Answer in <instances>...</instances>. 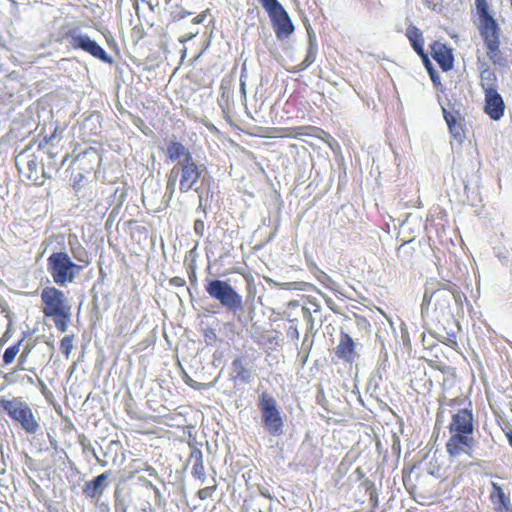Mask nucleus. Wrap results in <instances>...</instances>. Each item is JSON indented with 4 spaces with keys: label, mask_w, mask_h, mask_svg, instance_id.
<instances>
[{
    "label": "nucleus",
    "mask_w": 512,
    "mask_h": 512,
    "mask_svg": "<svg viewBox=\"0 0 512 512\" xmlns=\"http://www.w3.org/2000/svg\"><path fill=\"white\" fill-rule=\"evenodd\" d=\"M450 291H452L453 298L452 300L455 302L456 306L459 309L463 308L464 301L467 300L466 295L460 291V289L455 285L449 283Z\"/></svg>",
    "instance_id": "obj_29"
},
{
    "label": "nucleus",
    "mask_w": 512,
    "mask_h": 512,
    "mask_svg": "<svg viewBox=\"0 0 512 512\" xmlns=\"http://www.w3.org/2000/svg\"><path fill=\"white\" fill-rule=\"evenodd\" d=\"M449 131L453 138L459 142H462V140L465 138V133L461 120L456 124L450 125Z\"/></svg>",
    "instance_id": "obj_32"
},
{
    "label": "nucleus",
    "mask_w": 512,
    "mask_h": 512,
    "mask_svg": "<svg viewBox=\"0 0 512 512\" xmlns=\"http://www.w3.org/2000/svg\"><path fill=\"white\" fill-rule=\"evenodd\" d=\"M204 230H205L204 221L201 219L195 220V222H194L195 234L198 235L199 237H202L204 235Z\"/></svg>",
    "instance_id": "obj_40"
},
{
    "label": "nucleus",
    "mask_w": 512,
    "mask_h": 512,
    "mask_svg": "<svg viewBox=\"0 0 512 512\" xmlns=\"http://www.w3.org/2000/svg\"><path fill=\"white\" fill-rule=\"evenodd\" d=\"M485 95L484 112L495 121L504 116L505 103L502 96L496 92H489Z\"/></svg>",
    "instance_id": "obj_12"
},
{
    "label": "nucleus",
    "mask_w": 512,
    "mask_h": 512,
    "mask_svg": "<svg viewBox=\"0 0 512 512\" xmlns=\"http://www.w3.org/2000/svg\"><path fill=\"white\" fill-rule=\"evenodd\" d=\"M406 36L410 41L414 51L429 63L427 54L424 51V38L422 32L414 25L408 26L406 29Z\"/></svg>",
    "instance_id": "obj_19"
},
{
    "label": "nucleus",
    "mask_w": 512,
    "mask_h": 512,
    "mask_svg": "<svg viewBox=\"0 0 512 512\" xmlns=\"http://www.w3.org/2000/svg\"><path fill=\"white\" fill-rule=\"evenodd\" d=\"M47 270L55 284L66 286L72 283L83 270V265L72 261L66 252H53L47 258Z\"/></svg>",
    "instance_id": "obj_1"
},
{
    "label": "nucleus",
    "mask_w": 512,
    "mask_h": 512,
    "mask_svg": "<svg viewBox=\"0 0 512 512\" xmlns=\"http://www.w3.org/2000/svg\"><path fill=\"white\" fill-rule=\"evenodd\" d=\"M216 489V486H208V487H205L203 489H200L198 491V497L201 499V500H205L209 497L212 496L214 490Z\"/></svg>",
    "instance_id": "obj_38"
},
{
    "label": "nucleus",
    "mask_w": 512,
    "mask_h": 512,
    "mask_svg": "<svg viewBox=\"0 0 512 512\" xmlns=\"http://www.w3.org/2000/svg\"><path fill=\"white\" fill-rule=\"evenodd\" d=\"M392 452L399 457L401 453V445H400V438L396 433L392 434V446H391Z\"/></svg>",
    "instance_id": "obj_37"
},
{
    "label": "nucleus",
    "mask_w": 512,
    "mask_h": 512,
    "mask_svg": "<svg viewBox=\"0 0 512 512\" xmlns=\"http://www.w3.org/2000/svg\"><path fill=\"white\" fill-rule=\"evenodd\" d=\"M41 301L43 314L46 317H67L68 311H72V306L65 293L56 287H45L41 292Z\"/></svg>",
    "instance_id": "obj_7"
},
{
    "label": "nucleus",
    "mask_w": 512,
    "mask_h": 512,
    "mask_svg": "<svg viewBox=\"0 0 512 512\" xmlns=\"http://www.w3.org/2000/svg\"><path fill=\"white\" fill-rule=\"evenodd\" d=\"M498 512H505V507L502 505H498ZM509 512H511V509L509 508Z\"/></svg>",
    "instance_id": "obj_59"
},
{
    "label": "nucleus",
    "mask_w": 512,
    "mask_h": 512,
    "mask_svg": "<svg viewBox=\"0 0 512 512\" xmlns=\"http://www.w3.org/2000/svg\"><path fill=\"white\" fill-rule=\"evenodd\" d=\"M146 471L149 473L150 476H153V477H156L157 476V471L155 468L149 466L146 468Z\"/></svg>",
    "instance_id": "obj_52"
},
{
    "label": "nucleus",
    "mask_w": 512,
    "mask_h": 512,
    "mask_svg": "<svg viewBox=\"0 0 512 512\" xmlns=\"http://www.w3.org/2000/svg\"><path fill=\"white\" fill-rule=\"evenodd\" d=\"M474 445L472 436L462 434H451L446 443V450L451 457H458L461 454H469Z\"/></svg>",
    "instance_id": "obj_10"
},
{
    "label": "nucleus",
    "mask_w": 512,
    "mask_h": 512,
    "mask_svg": "<svg viewBox=\"0 0 512 512\" xmlns=\"http://www.w3.org/2000/svg\"><path fill=\"white\" fill-rule=\"evenodd\" d=\"M480 84L484 91V94H487L489 92H496L498 85L497 76L495 72L488 67L483 69L480 74Z\"/></svg>",
    "instance_id": "obj_22"
},
{
    "label": "nucleus",
    "mask_w": 512,
    "mask_h": 512,
    "mask_svg": "<svg viewBox=\"0 0 512 512\" xmlns=\"http://www.w3.org/2000/svg\"><path fill=\"white\" fill-rule=\"evenodd\" d=\"M262 495H264V496L268 497L269 499H271L270 494H267V492H262Z\"/></svg>",
    "instance_id": "obj_63"
},
{
    "label": "nucleus",
    "mask_w": 512,
    "mask_h": 512,
    "mask_svg": "<svg viewBox=\"0 0 512 512\" xmlns=\"http://www.w3.org/2000/svg\"><path fill=\"white\" fill-rule=\"evenodd\" d=\"M240 90H241L242 95L245 97L246 89H245V83L243 81H241V83H240Z\"/></svg>",
    "instance_id": "obj_56"
},
{
    "label": "nucleus",
    "mask_w": 512,
    "mask_h": 512,
    "mask_svg": "<svg viewBox=\"0 0 512 512\" xmlns=\"http://www.w3.org/2000/svg\"><path fill=\"white\" fill-rule=\"evenodd\" d=\"M167 156L171 161H177V163H186L194 159L190 151L178 141L169 142Z\"/></svg>",
    "instance_id": "obj_18"
},
{
    "label": "nucleus",
    "mask_w": 512,
    "mask_h": 512,
    "mask_svg": "<svg viewBox=\"0 0 512 512\" xmlns=\"http://www.w3.org/2000/svg\"><path fill=\"white\" fill-rule=\"evenodd\" d=\"M8 338L9 334L8 331H6L0 339V347L8 340Z\"/></svg>",
    "instance_id": "obj_54"
},
{
    "label": "nucleus",
    "mask_w": 512,
    "mask_h": 512,
    "mask_svg": "<svg viewBox=\"0 0 512 512\" xmlns=\"http://www.w3.org/2000/svg\"><path fill=\"white\" fill-rule=\"evenodd\" d=\"M185 55H186V48H184V50H183V55H182V57H184Z\"/></svg>",
    "instance_id": "obj_64"
},
{
    "label": "nucleus",
    "mask_w": 512,
    "mask_h": 512,
    "mask_svg": "<svg viewBox=\"0 0 512 512\" xmlns=\"http://www.w3.org/2000/svg\"><path fill=\"white\" fill-rule=\"evenodd\" d=\"M376 337L379 340V342L381 343L382 351L386 350L385 344H384L383 339H382V334H381L380 331L376 334ZM384 356L387 357V351L384 352Z\"/></svg>",
    "instance_id": "obj_49"
},
{
    "label": "nucleus",
    "mask_w": 512,
    "mask_h": 512,
    "mask_svg": "<svg viewBox=\"0 0 512 512\" xmlns=\"http://www.w3.org/2000/svg\"><path fill=\"white\" fill-rule=\"evenodd\" d=\"M179 177V190L181 193H187L194 190L199 196L198 209L202 208V190L197 186L202 173L206 170L204 165H198L194 159L186 163H176L171 169Z\"/></svg>",
    "instance_id": "obj_4"
},
{
    "label": "nucleus",
    "mask_w": 512,
    "mask_h": 512,
    "mask_svg": "<svg viewBox=\"0 0 512 512\" xmlns=\"http://www.w3.org/2000/svg\"><path fill=\"white\" fill-rule=\"evenodd\" d=\"M287 336L291 338L292 340H298L299 339V331L296 325H291L287 330Z\"/></svg>",
    "instance_id": "obj_43"
},
{
    "label": "nucleus",
    "mask_w": 512,
    "mask_h": 512,
    "mask_svg": "<svg viewBox=\"0 0 512 512\" xmlns=\"http://www.w3.org/2000/svg\"><path fill=\"white\" fill-rule=\"evenodd\" d=\"M258 407L266 431L272 436L283 434V419L273 395L268 392H262L258 397Z\"/></svg>",
    "instance_id": "obj_5"
},
{
    "label": "nucleus",
    "mask_w": 512,
    "mask_h": 512,
    "mask_svg": "<svg viewBox=\"0 0 512 512\" xmlns=\"http://www.w3.org/2000/svg\"><path fill=\"white\" fill-rule=\"evenodd\" d=\"M4 411L28 434H35L40 428L29 404L21 397H13L10 400L0 398V411Z\"/></svg>",
    "instance_id": "obj_2"
},
{
    "label": "nucleus",
    "mask_w": 512,
    "mask_h": 512,
    "mask_svg": "<svg viewBox=\"0 0 512 512\" xmlns=\"http://www.w3.org/2000/svg\"><path fill=\"white\" fill-rule=\"evenodd\" d=\"M432 56L439 66L444 70L448 71L453 67V55L450 49L444 44L434 43L432 45Z\"/></svg>",
    "instance_id": "obj_15"
},
{
    "label": "nucleus",
    "mask_w": 512,
    "mask_h": 512,
    "mask_svg": "<svg viewBox=\"0 0 512 512\" xmlns=\"http://www.w3.org/2000/svg\"><path fill=\"white\" fill-rule=\"evenodd\" d=\"M480 35L484 40L485 45L496 43L500 41V27L493 17L484 18L479 20Z\"/></svg>",
    "instance_id": "obj_14"
},
{
    "label": "nucleus",
    "mask_w": 512,
    "mask_h": 512,
    "mask_svg": "<svg viewBox=\"0 0 512 512\" xmlns=\"http://www.w3.org/2000/svg\"><path fill=\"white\" fill-rule=\"evenodd\" d=\"M302 313L305 320H307L308 323H310L311 327L313 326V318L311 314V310L308 307L303 306L302 307Z\"/></svg>",
    "instance_id": "obj_45"
},
{
    "label": "nucleus",
    "mask_w": 512,
    "mask_h": 512,
    "mask_svg": "<svg viewBox=\"0 0 512 512\" xmlns=\"http://www.w3.org/2000/svg\"><path fill=\"white\" fill-rule=\"evenodd\" d=\"M21 343H22V340H20L17 344L8 347L5 350L4 355H3V364H2L3 366L9 365L15 360L17 354L20 351Z\"/></svg>",
    "instance_id": "obj_28"
},
{
    "label": "nucleus",
    "mask_w": 512,
    "mask_h": 512,
    "mask_svg": "<svg viewBox=\"0 0 512 512\" xmlns=\"http://www.w3.org/2000/svg\"><path fill=\"white\" fill-rule=\"evenodd\" d=\"M205 337L206 342L211 343V341H213L216 338V334L213 331H209L208 333L205 334Z\"/></svg>",
    "instance_id": "obj_50"
},
{
    "label": "nucleus",
    "mask_w": 512,
    "mask_h": 512,
    "mask_svg": "<svg viewBox=\"0 0 512 512\" xmlns=\"http://www.w3.org/2000/svg\"><path fill=\"white\" fill-rule=\"evenodd\" d=\"M434 292H435V283H433V282L427 283L425 292L423 295L422 304H421L422 314L428 310L429 305L431 304L432 300L435 301Z\"/></svg>",
    "instance_id": "obj_26"
},
{
    "label": "nucleus",
    "mask_w": 512,
    "mask_h": 512,
    "mask_svg": "<svg viewBox=\"0 0 512 512\" xmlns=\"http://www.w3.org/2000/svg\"><path fill=\"white\" fill-rule=\"evenodd\" d=\"M68 245L73 258L79 262L78 265H83V268L89 264V255L86 249L79 243L76 236H69Z\"/></svg>",
    "instance_id": "obj_21"
},
{
    "label": "nucleus",
    "mask_w": 512,
    "mask_h": 512,
    "mask_svg": "<svg viewBox=\"0 0 512 512\" xmlns=\"http://www.w3.org/2000/svg\"><path fill=\"white\" fill-rule=\"evenodd\" d=\"M29 351H30V350H24V351L21 353V355H20V357H19V359H18L17 367L14 369V371L24 370V366H23V364H24V362H25V360H26V358H27V356H28Z\"/></svg>",
    "instance_id": "obj_44"
},
{
    "label": "nucleus",
    "mask_w": 512,
    "mask_h": 512,
    "mask_svg": "<svg viewBox=\"0 0 512 512\" xmlns=\"http://www.w3.org/2000/svg\"><path fill=\"white\" fill-rule=\"evenodd\" d=\"M508 442L512 446V433L507 434Z\"/></svg>",
    "instance_id": "obj_60"
},
{
    "label": "nucleus",
    "mask_w": 512,
    "mask_h": 512,
    "mask_svg": "<svg viewBox=\"0 0 512 512\" xmlns=\"http://www.w3.org/2000/svg\"><path fill=\"white\" fill-rule=\"evenodd\" d=\"M263 7L266 8L268 7L269 5H271L272 3L276 2L277 0H260Z\"/></svg>",
    "instance_id": "obj_55"
},
{
    "label": "nucleus",
    "mask_w": 512,
    "mask_h": 512,
    "mask_svg": "<svg viewBox=\"0 0 512 512\" xmlns=\"http://www.w3.org/2000/svg\"><path fill=\"white\" fill-rule=\"evenodd\" d=\"M65 40L72 49L82 50L104 63H113V58L94 39L79 28L68 30L65 34Z\"/></svg>",
    "instance_id": "obj_6"
},
{
    "label": "nucleus",
    "mask_w": 512,
    "mask_h": 512,
    "mask_svg": "<svg viewBox=\"0 0 512 512\" xmlns=\"http://www.w3.org/2000/svg\"><path fill=\"white\" fill-rule=\"evenodd\" d=\"M493 488L494 491L491 494V499L493 503L497 505H502L503 507H505V512H509L510 501L506 497L504 491L495 483H493Z\"/></svg>",
    "instance_id": "obj_25"
},
{
    "label": "nucleus",
    "mask_w": 512,
    "mask_h": 512,
    "mask_svg": "<svg viewBox=\"0 0 512 512\" xmlns=\"http://www.w3.org/2000/svg\"><path fill=\"white\" fill-rule=\"evenodd\" d=\"M265 10L270 17L276 37L279 40L288 38L294 31V25L283 6L276 1Z\"/></svg>",
    "instance_id": "obj_8"
},
{
    "label": "nucleus",
    "mask_w": 512,
    "mask_h": 512,
    "mask_svg": "<svg viewBox=\"0 0 512 512\" xmlns=\"http://www.w3.org/2000/svg\"><path fill=\"white\" fill-rule=\"evenodd\" d=\"M185 382L190 385V386H193L192 383L194 382L187 374H186V380Z\"/></svg>",
    "instance_id": "obj_58"
},
{
    "label": "nucleus",
    "mask_w": 512,
    "mask_h": 512,
    "mask_svg": "<svg viewBox=\"0 0 512 512\" xmlns=\"http://www.w3.org/2000/svg\"><path fill=\"white\" fill-rule=\"evenodd\" d=\"M335 355L348 363H353L358 358V353L355 350V343L349 334L341 332L339 344L336 346Z\"/></svg>",
    "instance_id": "obj_13"
},
{
    "label": "nucleus",
    "mask_w": 512,
    "mask_h": 512,
    "mask_svg": "<svg viewBox=\"0 0 512 512\" xmlns=\"http://www.w3.org/2000/svg\"><path fill=\"white\" fill-rule=\"evenodd\" d=\"M204 19H205V14H200V15L194 17L192 22L194 24H200V23H202L204 21Z\"/></svg>",
    "instance_id": "obj_51"
},
{
    "label": "nucleus",
    "mask_w": 512,
    "mask_h": 512,
    "mask_svg": "<svg viewBox=\"0 0 512 512\" xmlns=\"http://www.w3.org/2000/svg\"><path fill=\"white\" fill-rule=\"evenodd\" d=\"M177 179V176L173 173L172 170H170V172L168 173V180L166 184L165 193L163 196V199H165L167 202H169L173 197V194L176 189Z\"/></svg>",
    "instance_id": "obj_27"
},
{
    "label": "nucleus",
    "mask_w": 512,
    "mask_h": 512,
    "mask_svg": "<svg viewBox=\"0 0 512 512\" xmlns=\"http://www.w3.org/2000/svg\"><path fill=\"white\" fill-rule=\"evenodd\" d=\"M475 6L479 15V20L492 17L489 13V5L487 0H475Z\"/></svg>",
    "instance_id": "obj_31"
},
{
    "label": "nucleus",
    "mask_w": 512,
    "mask_h": 512,
    "mask_svg": "<svg viewBox=\"0 0 512 512\" xmlns=\"http://www.w3.org/2000/svg\"><path fill=\"white\" fill-rule=\"evenodd\" d=\"M71 315H72V311H68V315L67 317H62V316H51L50 318L53 319V322L55 324V327L60 331V332H66L67 329H68V323L70 321V318H71Z\"/></svg>",
    "instance_id": "obj_30"
},
{
    "label": "nucleus",
    "mask_w": 512,
    "mask_h": 512,
    "mask_svg": "<svg viewBox=\"0 0 512 512\" xmlns=\"http://www.w3.org/2000/svg\"><path fill=\"white\" fill-rule=\"evenodd\" d=\"M307 34H308V49L305 59L296 66V71H303L307 69L311 64H313L316 60L318 45H317V39L315 32L313 29L309 26L307 28Z\"/></svg>",
    "instance_id": "obj_16"
},
{
    "label": "nucleus",
    "mask_w": 512,
    "mask_h": 512,
    "mask_svg": "<svg viewBox=\"0 0 512 512\" xmlns=\"http://www.w3.org/2000/svg\"><path fill=\"white\" fill-rule=\"evenodd\" d=\"M486 48L487 56L494 65L499 67H505L507 65V60L500 50V41L486 45Z\"/></svg>",
    "instance_id": "obj_24"
},
{
    "label": "nucleus",
    "mask_w": 512,
    "mask_h": 512,
    "mask_svg": "<svg viewBox=\"0 0 512 512\" xmlns=\"http://www.w3.org/2000/svg\"><path fill=\"white\" fill-rule=\"evenodd\" d=\"M444 119L448 125V128H450V125L456 124L461 120L460 116L454 113H451L447 111L446 109H443Z\"/></svg>",
    "instance_id": "obj_34"
},
{
    "label": "nucleus",
    "mask_w": 512,
    "mask_h": 512,
    "mask_svg": "<svg viewBox=\"0 0 512 512\" xmlns=\"http://www.w3.org/2000/svg\"><path fill=\"white\" fill-rule=\"evenodd\" d=\"M425 67L427 68L429 75L431 77L432 82L437 85L440 80V76L438 73L434 70L432 63L429 61V63L426 60H423Z\"/></svg>",
    "instance_id": "obj_35"
},
{
    "label": "nucleus",
    "mask_w": 512,
    "mask_h": 512,
    "mask_svg": "<svg viewBox=\"0 0 512 512\" xmlns=\"http://www.w3.org/2000/svg\"><path fill=\"white\" fill-rule=\"evenodd\" d=\"M73 348V336L67 335L60 342L61 352L68 358Z\"/></svg>",
    "instance_id": "obj_33"
},
{
    "label": "nucleus",
    "mask_w": 512,
    "mask_h": 512,
    "mask_svg": "<svg viewBox=\"0 0 512 512\" xmlns=\"http://www.w3.org/2000/svg\"><path fill=\"white\" fill-rule=\"evenodd\" d=\"M81 445L83 446V449L84 450H90L92 452V455L93 457L96 459V461L98 463H100L102 466H106L107 465V462L105 461H102L98 455L96 454L95 452V449L92 447V445L90 443H85V437H83V440L80 441Z\"/></svg>",
    "instance_id": "obj_36"
},
{
    "label": "nucleus",
    "mask_w": 512,
    "mask_h": 512,
    "mask_svg": "<svg viewBox=\"0 0 512 512\" xmlns=\"http://www.w3.org/2000/svg\"><path fill=\"white\" fill-rule=\"evenodd\" d=\"M189 460L193 462L191 471L193 477L199 479L203 484L206 480V475L204 470L202 451L196 447L192 448Z\"/></svg>",
    "instance_id": "obj_20"
},
{
    "label": "nucleus",
    "mask_w": 512,
    "mask_h": 512,
    "mask_svg": "<svg viewBox=\"0 0 512 512\" xmlns=\"http://www.w3.org/2000/svg\"><path fill=\"white\" fill-rule=\"evenodd\" d=\"M142 511L143 512H155L152 508L143 509Z\"/></svg>",
    "instance_id": "obj_61"
},
{
    "label": "nucleus",
    "mask_w": 512,
    "mask_h": 512,
    "mask_svg": "<svg viewBox=\"0 0 512 512\" xmlns=\"http://www.w3.org/2000/svg\"><path fill=\"white\" fill-rule=\"evenodd\" d=\"M198 34V31H195V32H190V33H187V34H184L182 35L180 38H179V41L181 43H185L191 39H193L196 35Z\"/></svg>",
    "instance_id": "obj_47"
},
{
    "label": "nucleus",
    "mask_w": 512,
    "mask_h": 512,
    "mask_svg": "<svg viewBox=\"0 0 512 512\" xmlns=\"http://www.w3.org/2000/svg\"><path fill=\"white\" fill-rule=\"evenodd\" d=\"M111 472H104L90 481H87L83 488V494L92 500L98 501L108 486V478L110 477Z\"/></svg>",
    "instance_id": "obj_11"
},
{
    "label": "nucleus",
    "mask_w": 512,
    "mask_h": 512,
    "mask_svg": "<svg viewBox=\"0 0 512 512\" xmlns=\"http://www.w3.org/2000/svg\"><path fill=\"white\" fill-rule=\"evenodd\" d=\"M170 284L176 287H182L185 285V280L181 277H173L170 279Z\"/></svg>",
    "instance_id": "obj_46"
},
{
    "label": "nucleus",
    "mask_w": 512,
    "mask_h": 512,
    "mask_svg": "<svg viewBox=\"0 0 512 512\" xmlns=\"http://www.w3.org/2000/svg\"><path fill=\"white\" fill-rule=\"evenodd\" d=\"M190 14L191 13L188 12V11H184V10L183 11H179V12L173 14V19L174 20H181V19L187 17Z\"/></svg>",
    "instance_id": "obj_48"
},
{
    "label": "nucleus",
    "mask_w": 512,
    "mask_h": 512,
    "mask_svg": "<svg viewBox=\"0 0 512 512\" xmlns=\"http://www.w3.org/2000/svg\"><path fill=\"white\" fill-rule=\"evenodd\" d=\"M144 485H145L147 488H149V489H151V490H153V491H154L155 489H157V488H158L157 486H155V485H154L151 481H149V480L144 481Z\"/></svg>",
    "instance_id": "obj_53"
},
{
    "label": "nucleus",
    "mask_w": 512,
    "mask_h": 512,
    "mask_svg": "<svg viewBox=\"0 0 512 512\" xmlns=\"http://www.w3.org/2000/svg\"><path fill=\"white\" fill-rule=\"evenodd\" d=\"M232 372L236 380H240L243 383H249L252 380V373L246 368L244 360L242 358H236L232 362Z\"/></svg>",
    "instance_id": "obj_23"
},
{
    "label": "nucleus",
    "mask_w": 512,
    "mask_h": 512,
    "mask_svg": "<svg viewBox=\"0 0 512 512\" xmlns=\"http://www.w3.org/2000/svg\"><path fill=\"white\" fill-rule=\"evenodd\" d=\"M154 496H155V502H156V505L160 508H164L166 506V500L165 498L163 497L161 491L159 488L155 489L154 491Z\"/></svg>",
    "instance_id": "obj_39"
},
{
    "label": "nucleus",
    "mask_w": 512,
    "mask_h": 512,
    "mask_svg": "<svg viewBox=\"0 0 512 512\" xmlns=\"http://www.w3.org/2000/svg\"><path fill=\"white\" fill-rule=\"evenodd\" d=\"M435 308L442 312L449 309L450 303L453 298L452 291H450L448 284L435 283Z\"/></svg>",
    "instance_id": "obj_17"
},
{
    "label": "nucleus",
    "mask_w": 512,
    "mask_h": 512,
    "mask_svg": "<svg viewBox=\"0 0 512 512\" xmlns=\"http://www.w3.org/2000/svg\"><path fill=\"white\" fill-rule=\"evenodd\" d=\"M191 280H196V274L195 272H192L191 276H190Z\"/></svg>",
    "instance_id": "obj_62"
},
{
    "label": "nucleus",
    "mask_w": 512,
    "mask_h": 512,
    "mask_svg": "<svg viewBox=\"0 0 512 512\" xmlns=\"http://www.w3.org/2000/svg\"><path fill=\"white\" fill-rule=\"evenodd\" d=\"M298 305H299L298 301H295V300L290 301L288 304L289 307H297Z\"/></svg>",
    "instance_id": "obj_57"
},
{
    "label": "nucleus",
    "mask_w": 512,
    "mask_h": 512,
    "mask_svg": "<svg viewBox=\"0 0 512 512\" xmlns=\"http://www.w3.org/2000/svg\"><path fill=\"white\" fill-rule=\"evenodd\" d=\"M280 289L291 290V289H299V282H285V283H275Z\"/></svg>",
    "instance_id": "obj_42"
},
{
    "label": "nucleus",
    "mask_w": 512,
    "mask_h": 512,
    "mask_svg": "<svg viewBox=\"0 0 512 512\" xmlns=\"http://www.w3.org/2000/svg\"><path fill=\"white\" fill-rule=\"evenodd\" d=\"M474 430L473 414L468 409H461L452 416V421L449 425L451 434H462L471 436Z\"/></svg>",
    "instance_id": "obj_9"
},
{
    "label": "nucleus",
    "mask_w": 512,
    "mask_h": 512,
    "mask_svg": "<svg viewBox=\"0 0 512 512\" xmlns=\"http://www.w3.org/2000/svg\"><path fill=\"white\" fill-rule=\"evenodd\" d=\"M206 292L234 315L243 311L242 296L227 281L218 279L209 281Z\"/></svg>",
    "instance_id": "obj_3"
},
{
    "label": "nucleus",
    "mask_w": 512,
    "mask_h": 512,
    "mask_svg": "<svg viewBox=\"0 0 512 512\" xmlns=\"http://www.w3.org/2000/svg\"><path fill=\"white\" fill-rule=\"evenodd\" d=\"M27 168L29 170V175L28 177L29 178H32L33 177V173H37V168H38V163L36 161V159H30L27 161Z\"/></svg>",
    "instance_id": "obj_41"
}]
</instances>
